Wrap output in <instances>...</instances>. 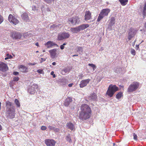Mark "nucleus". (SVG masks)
<instances>
[{
  "label": "nucleus",
  "mask_w": 146,
  "mask_h": 146,
  "mask_svg": "<svg viewBox=\"0 0 146 146\" xmlns=\"http://www.w3.org/2000/svg\"><path fill=\"white\" fill-rule=\"evenodd\" d=\"M79 113V118L82 120H86L90 117L91 110L87 105L84 104L81 106Z\"/></svg>",
  "instance_id": "obj_1"
},
{
  "label": "nucleus",
  "mask_w": 146,
  "mask_h": 146,
  "mask_svg": "<svg viewBox=\"0 0 146 146\" xmlns=\"http://www.w3.org/2000/svg\"><path fill=\"white\" fill-rule=\"evenodd\" d=\"M118 90V88L115 85L111 84L109 86L106 93V95L109 98L112 97L115 92Z\"/></svg>",
  "instance_id": "obj_2"
},
{
  "label": "nucleus",
  "mask_w": 146,
  "mask_h": 146,
  "mask_svg": "<svg viewBox=\"0 0 146 146\" xmlns=\"http://www.w3.org/2000/svg\"><path fill=\"white\" fill-rule=\"evenodd\" d=\"M139 86V83L138 82H133L128 87L127 92L130 93L135 91L138 88Z\"/></svg>",
  "instance_id": "obj_3"
},
{
  "label": "nucleus",
  "mask_w": 146,
  "mask_h": 146,
  "mask_svg": "<svg viewBox=\"0 0 146 146\" xmlns=\"http://www.w3.org/2000/svg\"><path fill=\"white\" fill-rule=\"evenodd\" d=\"M89 25L88 24H82L80 26L71 29V31L73 33H77L81 30H83L88 28Z\"/></svg>",
  "instance_id": "obj_4"
},
{
  "label": "nucleus",
  "mask_w": 146,
  "mask_h": 146,
  "mask_svg": "<svg viewBox=\"0 0 146 146\" xmlns=\"http://www.w3.org/2000/svg\"><path fill=\"white\" fill-rule=\"evenodd\" d=\"M8 20L9 22L12 24L16 25L19 23V21L15 17V15L13 14H10L8 17Z\"/></svg>",
  "instance_id": "obj_5"
},
{
  "label": "nucleus",
  "mask_w": 146,
  "mask_h": 146,
  "mask_svg": "<svg viewBox=\"0 0 146 146\" xmlns=\"http://www.w3.org/2000/svg\"><path fill=\"white\" fill-rule=\"evenodd\" d=\"M70 35L68 33L63 32L59 33L58 35L57 40H61L68 38L70 36Z\"/></svg>",
  "instance_id": "obj_6"
},
{
  "label": "nucleus",
  "mask_w": 146,
  "mask_h": 146,
  "mask_svg": "<svg viewBox=\"0 0 146 146\" xmlns=\"http://www.w3.org/2000/svg\"><path fill=\"white\" fill-rule=\"evenodd\" d=\"M136 31L133 28H131L129 30L128 33V38L129 40H130L134 36L136 33Z\"/></svg>",
  "instance_id": "obj_7"
},
{
  "label": "nucleus",
  "mask_w": 146,
  "mask_h": 146,
  "mask_svg": "<svg viewBox=\"0 0 146 146\" xmlns=\"http://www.w3.org/2000/svg\"><path fill=\"white\" fill-rule=\"evenodd\" d=\"M5 104L7 112L11 111V110H14L13 109H15V107L13 106V104L10 102L7 101L6 102Z\"/></svg>",
  "instance_id": "obj_8"
},
{
  "label": "nucleus",
  "mask_w": 146,
  "mask_h": 146,
  "mask_svg": "<svg viewBox=\"0 0 146 146\" xmlns=\"http://www.w3.org/2000/svg\"><path fill=\"white\" fill-rule=\"evenodd\" d=\"M8 70L9 68L6 64L2 62H0V71L4 72Z\"/></svg>",
  "instance_id": "obj_9"
},
{
  "label": "nucleus",
  "mask_w": 146,
  "mask_h": 146,
  "mask_svg": "<svg viewBox=\"0 0 146 146\" xmlns=\"http://www.w3.org/2000/svg\"><path fill=\"white\" fill-rule=\"evenodd\" d=\"M78 20L79 18L77 17L69 18L68 19L69 23L72 25H75L76 23H78Z\"/></svg>",
  "instance_id": "obj_10"
},
{
  "label": "nucleus",
  "mask_w": 146,
  "mask_h": 146,
  "mask_svg": "<svg viewBox=\"0 0 146 146\" xmlns=\"http://www.w3.org/2000/svg\"><path fill=\"white\" fill-rule=\"evenodd\" d=\"M45 143L47 146H55L56 142L53 139H46Z\"/></svg>",
  "instance_id": "obj_11"
},
{
  "label": "nucleus",
  "mask_w": 146,
  "mask_h": 146,
  "mask_svg": "<svg viewBox=\"0 0 146 146\" xmlns=\"http://www.w3.org/2000/svg\"><path fill=\"white\" fill-rule=\"evenodd\" d=\"M91 14L90 11H88L85 12V19L88 23H90L92 21Z\"/></svg>",
  "instance_id": "obj_12"
},
{
  "label": "nucleus",
  "mask_w": 146,
  "mask_h": 146,
  "mask_svg": "<svg viewBox=\"0 0 146 146\" xmlns=\"http://www.w3.org/2000/svg\"><path fill=\"white\" fill-rule=\"evenodd\" d=\"M11 36L13 39H17L21 38L22 36L21 34L17 32L11 33Z\"/></svg>",
  "instance_id": "obj_13"
},
{
  "label": "nucleus",
  "mask_w": 146,
  "mask_h": 146,
  "mask_svg": "<svg viewBox=\"0 0 146 146\" xmlns=\"http://www.w3.org/2000/svg\"><path fill=\"white\" fill-rule=\"evenodd\" d=\"M90 80V79H88L81 81L79 84L80 87L83 88L85 87L89 83Z\"/></svg>",
  "instance_id": "obj_14"
},
{
  "label": "nucleus",
  "mask_w": 146,
  "mask_h": 146,
  "mask_svg": "<svg viewBox=\"0 0 146 146\" xmlns=\"http://www.w3.org/2000/svg\"><path fill=\"white\" fill-rule=\"evenodd\" d=\"M66 127L71 131L74 130L75 129V125L70 122L67 123Z\"/></svg>",
  "instance_id": "obj_15"
},
{
  "label": "nucleus",
  "mask_w": 146,
  "mask_h": 146,
  "mask_svg": "<svg viewBox=\"0 0 146 146\" xmlns=\"http://www.w3.org/2000/svg\"><path fill=\"white\" fill-rule=\"evenodd\" d=\"M45 45L47 48H52L54 46H57L55 43L51 41H48L46 43Z\"/></svg>",
  "instance_id": "obj_16"
},
{
  "label": "nucleus",
  "mask_w": 146,
  "mask_h": 146,
  "mask_svg": "<svg viewBox=\"0 0 146 146\" xmlns=\"http://www.w3.org/2000/svg\"><path fill=\"white\" fill-rule=\"evenodd\" d=\"M57 51V49L55 48L50 50L49 51L51 58H54L56 57Z\"/></svg>",
  "instance_id": "obj_17"
},
{
  "label": "nucleus",
  "mask_w": 146,
  "mask_h": 146,
  "mask_svg": "<svg viewBox=\"0 0 146 146\" xmlns=\"http://www.w3.org/2000/svg\"><path fill=\"white\" fill-rule=\"evenodd\" d=\"M13 110H11V111L7 112L9 117L11 119L14 118L15 116L16 109H14Z\"/></svg>",
  "instance_id": "obj_18"
},
{
  "label": "nucleus",
  "mask_w": 146,
  "mask_h": 146,
  "mask_svg": "<svg viewBox=\"0 0 146 146\" xmlns=\"http://www.w3.org/2000/svg\"><path fill=\"white\" fill-rule=\"evenodd\" d=\"M110 11V10L109 9H104L102 10L100 13L104 17L107 16Z\"/></svg>",
  "instance_id": "obj_19"
},
{
  "label": "nucleus",
  "mask_w": 146,
  "mask_h": 146,
  "mask_svg": "<svg viewBox=\"0 0 146 146\" xmlns=\"http://www.w3.org/2000/svg\"><path fill=\"white\" fill-rule=\"evenodd\" d=\"M115 19L114 17H112L110 19V21L109 24L108 28L110 29H111L112 27L115 23Z\"/></svg>",
  "instance_id": "obj_20"
},
{
  "label": "nucleus",
  "mask_w": 146,
  "mask_h": 146,
  "mask_svg": "<svg viewBox=\"0 0 146 146\" xmlns=\"http://www.w3.org/2000/svg\"><path fill=\"white\" fill-rule=\"evenodd\" d=\"M18 68L22 72H26L28 71V68L23 65H21L19 66Z\"/></svg>",
  "instance_id": "obj_21"
},
{
  "label": "nucleus",
  "mask_w": 146,
  "mask_h": 146,
  "mask_svg": "<svg viewBox=\"0 0 146 146\" xmlns=\"http://www.w3.org/2000/svg\"><path fill=\"white\" fill-rule=\"evenodd\" d=\"M72 101V98H71L69 97L67 98L65 100L64 103V106H68L70 102H71Z\"/></svg>",
  "instance_id": "obj_22"
},
{
  "label": "nucleus",
  "mask_w": 146,
  "mask_h": 146,
  "mask_svg": "<svg viewBox=\"0 0 146 146\" xmlns=\"http://www.w3.org/2000/svg\"><path fill=\"white\" fill-rule=\"evenodd\" d=\"M97 98V96L96 94L93 92L91 94L90 96L89 97V100H90L95 101Z\"/></svg>",
  "instance_id": "obj_23"
},
{
  "label": "nucleus",
  "mask_w": 146,
  "mask_h": 146,
  "mask_svg": "<svg viewBox=\"0 0 146 146\" xmlns=\"http://www.w3.org/2000/svg\"><path fill=\"white\" fill-rule=\"evenodd\" d=\"M21 17L22 19L26 21H29V20L28 15L26 13H24L22 14Z\"/></svg>",
  "instance_id": "obj_24"
},
{
  "label": "nucleus",
  "mask_w": 146,
  "mask_h": 146,
  "mask_svg": "<svg viewBox=\"0 0 146 146\" xmlns=\"http://www.w3.org/2000/svg\"><path fill=\"white\" fill-rule=\"evenodd\" d=\"M76 51L80 54L81 55L83 53V48L81 46L77 47L76 49Z\"/></svg>",
  "instance_id": "obj_25"
},
{
  "label": "nucleus",
  "mask_w": 146,
  "mask_h": 146,
  "mask_svg": "<svg viewBox=\"0 0 146 146\" xmlns=\"http://www.w3.org/2000/svg\"><path fill=\"white\" fill-rule=\"evenodd\" d=\"M68 82V80L65 78H63L60 81V83L61 85H65Z\"/></svg>",
  "instance_id": "obj_26"
},
{
  "label": "nucleus",
  "mask_w": 146,
  "mask_h": 146,
  "mask_svg": "<svg viewBox=\"0 0 146 146\" xmlns=\"http://www.w3.org/2000/svg\"><path fill=\"white\" fill-rule=\"evenodd\" d=\"M115 72L117 73H123L122 68L120 67H117L115 68Z\"/></svg>",
  "instance_id": "obj_27"
},
{
  "label": "nucleus",
  "mask_w": 146,
  "mask_h": 146,
  "mask_svg": "<svg viewBox=\"0 0 146 146\" xmlns=\"http://www.w3.org/2000/svg\"><path fill=\"white\" fill-rule=\"evenodd\" d=\"M119 1L120 2L121 4L123 6H124L126 5L128 1V0H119Z\"/></svg>",
  "instance_id": "obj_28"
},
{
  "label": "nucleus",
  "mask_w": 146,
  "mask_h": 146,
  "mask_svg": "<svg viewBox=\"0 0 146 146\" xmlns=\"http://www.w3.org/2000/svg\"><path fill=\"white\" fill-rule=\"evenodd\" d=\"M14 103L16 105L17 107L18 108L20 106V102L18 99H15L14 101Z\"/></svg>",
  "instance_id": "obj_29"
},
{
  "label": "nucleus",
  "mask_w": 146,
  "mask_h": 146,
  "mask_svg": "<svg viewBox=\"0 0 146 146\" xmlns=\"http://www.w3.org/2000/svg\"><path fill=\"white\" fill-rule=\"evenodd\" d=\"M122 96V93L121 92H120L117 93L115 96L116 98L119 99H120Z\"/></svg>",
  "instance_id": "obj_30"
},
{
  "label": "nucleus",
  "mask_w": 146,
  "mask_h": 146,
  "mask_svg": "<svg viewBox=\"0 0 146 146\" xmlns=\"http://www.w3.org/2000/svg\"><path fill=\"white\" fill-rule=\"evenodd\" d=\"M88 66H90L92 68L93 71L95 70L96 68V65L92 63L89 64Z\"/></svg>",
  "instance_id": "obj_31"
},
{
  "label": "nucleus",
  "mask_w": 146,
  "mask_h": 146,
  "mask_svg": "<svg viewBox=\"0 0 146 146\" xmlns=\"http://www.w3.org/2000/svg\"><path fill=\"white\" fill-rule=\"evenodd\" d=\"M104 16H103L100 13L99 15V16L98 17L97 19V21L98 22L100 21L101 19H102Z\"/></svg>",
  "instance_id": "obj_32"
},
{
  "label": "nucleus",
  "mask_w": 146,
  "mask_h": 146,
  "mask_svg": "<svg viewBox=\"0 0 146 146\" xmlns=\"http://www.w3.org/2000/svg\"><path fill=\"white\" fill-rule=\"evenodd\" d=\"M37 72L39 74H42L43 75L44 73V72L43 70L40 69H39L37 70Z\"/></svg>",
  "instance_id": "obj_33"
},
{
  "label": "nucleus",
  "mask_w": 146,
  "mask_h": 146,
  "mask_svg": "<svg viewBox=\"0 0 146 146\" xmlns=\"http://www.w3.org/2000/svg\"><path fill=\"white\" fill-rule=\"evenodd\" d=\"M66 139L67 141H68L70 142H72L71 137L69 135H68L66 137Z\"/></svg>",
  "instance_id": "obj_34"
},
{
  "label": "nucleus",
  "mask_w": 146,
  "mask_h": 146,
  "mask_svg": "<svg viewBox=\"0 0 146 146\" xmlns=\"http://www.w3.org/2000/svg\"><path fill=\"white\" fill-rule=\"evenodd\" d=\"M4 21L3 17L0 14V24H1Z\"/></svg>",
  "instance_id": "obj_35"
},
{
  "label": "nucleus",
  "mask_w": 146,
  "mask_h": 146,
  "mask_svg": "<svg viewBox=\"0 0 146 146\" xmlns=\"http://www.w3.org/2000/svg\"><path fill=\"white\" fill-rule=\"evenodd\" d=\"M131 53L133 55H135V50L133 49H131Z\"/></svg>",
  "instance_id": "obj_36"
},
{
  "label": "nucleus",
  "mask_w": 146,
  "mask_h": 146,
  "mask_svg": "<svg viewBox=\"0 0 146 146\" xmlns=\"http://www.w3.org/2000/svg\"><path fill=\"white\" fill-rule=\"evenodd\" d=\"M19 78L17 76L15 77L13 79V81H17L19 80Z\"/></svg>",
  "instance_id": "obj_37"
},
{
  "label": "nucleus",
  "mask_w": 146,
  "mask_h": 146,
  "mask_svg": "<svg viewBox=\"0 0 146 146\" xmlns=\"http://www.w3.org/2000/svg\"><path fill=\"white\" fill-rule=\"evenodd\" d=\"M133 136L134 139L135 140H137V135L136 134H135V133H133Z\"/></svg>",
  "instance_id": "obj_38"
},
{
  "label": "nucleus",
  "mask_w": 146,
  "mask_h": 146,
  "mask_svg": "<svg viewBox=\"0 0 146 146\" xmlns=\"http://www.w3.org/2000/svg\"><path fill=\"white\" fill-rule=\"evenodd\" d=\"M48 127L50 130H53L54 129V127L53 126L49 125Z\"/></svg>",
  "instance_id": "obj_39"
},
{
  "label": "nucleus",
  "mask_w": 146,
  "mask_h": 146,
  "mask_svg": "<svg viewBox=\"0 0 146 146\" xmlns=\"http://www.w3.org/2000/svg\"><path fill=\"white\" fill-rule=\"evenodd\" d=\"M63 70L65 73H67L69 72V69L67 68H65Z\"/></svg>",
  "instance_id": "obj_40"
},
{
  "label": "nucleus",
  "mask_w": 146,
  "mask_h": 146,
  "mask_svg": "<svg viewBox=\"0 0 146 146\" xmlns=\"http://www.w3.org/2000/svg\"><path fill=\"white\" fill-rule=\"evenodd\" d=\"M50 74L52 76H53V78H55L56 77V76L54 74V71H52L50 73Z\"/></svg>",
  "instance_id": "obj_41"
},
{
  "label": "nucleus",
  "mask_w": 146,
  "mask_h": 146,
  "mask_svg": "<svg viewBox=\"0 0 146 146\" xmlns=\"http://www.w3.org/2000/svg\"><path fill=\"white\" fill-rule=\"evenodd\" d=\"M53 130L55 132H58L60 131V129L58 128H56L54 127Z\"/></svg>",
  "instance_id": "obj_42"
},
{
  "label": "nucleus",
  "mask_w": 146,
  "mask_h": 146,
  "mask_svg": "<svg viewBox=\"0 0 146 146\" xmlns=\"http://www.w3.org/2000/svg\"><path fill=\"white\" fill-rule=\"evenodd\" d=\"M47 128V127L45 126H42L41 127V129L42 130H45Z\"/></svg>",
  "instance_id": "obj_43"
},
{
  "label": "nucleus",
  "mask_w": 146,
  "mask_h": 146,
  "mask_svg": "<svg viewBox=\"0 0 146 146\" xmlns=\"http://www.w3.org/2000/svg\"><path fill=\"white\" fill-rule=\"evenodd\" d=\"M84 75L83 74H82L78 76V77L79 79H82V78L83 77H84Z\"/></svg>",
  "instance_id": "obj_44"
},
{
  "label": "nucleus",
  "mask_w": 146,
  "mask_h": 146,
  "mask_svg": "<svg viewBox=\"0 0 146 146\" xmlns=\"http://www.w3.org/2000/svg\"><path fill=\"white\" fill-rule=\"evenodd\" d=\"M12 58V56L11 55H10L9 56V57H6L5 58V60H7L9 59H11V58Z\"/></svg>",
  "instance_id": "obj_45"
},
{
  "label": "nucleus",
  "mask_w": 146,
  "mask_h": 146,
  "mask_svg": "<svg viewBox=\"0 0 146 146\" xmlns=\"http://www.w3.org/2000/svg\"><path fill=\"white\" fill-rule=\"evenodd\" d=\"M13 74L14 75H17L19 74V73L17 72H13Z\"/></svg>",
  "instance_id": "obj_46"
},
{
  "label": "nucleus",
  "mask_w": 146,
  "mask_h": 146,
  "mask_svg": "<svg viewBox=\"0 0 146 146\" xmlns=\"http://www.w3.org/2000/svg\"><path fill=\"white\" fill-rule=\"evenodd\" d=\"M32 9L35 11L36 10V7L35 6H33L32 7Z\"/></svg>",
  "instance_id": "obj_47"
},
{
  "label": "nucleus",
  "mask_w": 146,
  "mask_h": 146,
  "mask_svg": "<svg viewBox=\"0 0 146 146\" xmlns=\"http://www.w3.org/2000/svg\"><path fill=\"white\" fill-rule=\"evenodd\" d=\"M60 47L61 50H63L64 48V46L62 45H61L60 46Z\"/></svg>",
  "instance_id": "obj_48"
},
{
  "label": "nucleus",
  "mask_w": 146,
  "mask_h": 146,
  "mask_svg": "<svg viewBox=\"0 0 146 146\" xmlns=\"http://www.w3.org/2000/svg\"><path fill=\"white\" fill-rule=\"evenodd\" d=\"M40 59L41 60H40V62H41L43 61H45L46 60V59H45V58H40Z\"/></svg>",
  "instance_id": "obj_49"
},
{
  "label": "nucleus",
  "mask_w": 146,
  "mask_h": 146,
  "mask_svg": "<svg viewBox=\"0 0 146 146\" xmlns=\"http://www.w3.org/2000/svg\"><path fill=\"white\" fill-rule=\"evenodd\" d=\"M53 0H48V1H45L46 2L48 3H50Z\"/></svg>",
  "instance_id": "obj_50"
},
{
  "label": "nucleus",
  "mask_w": 146,
  "mask_h": 146,
  "mask_svg": "<svg viewBox=\"0 0 146 146\" xmlns=\"http://www.w3.org/2000/svg\"><path fill=\"white\" fill-rule=\"evenodd\" d=\"M36 64V63H28V65H35Z\"/></svg>",
  "instance_id": "obj_51"
},
{
  "label": "nucleus",
  "mask_w": 146,
  "mask_h": 146,
  "mask_svg": "<svg viewBox=\"0 0 146 146\" xmlns=\"http://www.w3.org/2000/svg\"><path fill=\"white\" fill-rule=\"evenodd\" d=\"M73 85V83H71L70 84H69L68 85V86L69 87H70L72 86Z\"/></svg>",
  "instance_id": "obj_52"
},
{
  "label": "nucleus",
  "mask_w": 146,
  "mask_h": 146,
  "mask_svg": "<svg viewBox=\"0 0 146 146\" xmlns=\"http://www.w3.org/2000/svg\"><path fill=\"white\" fill-rule=\"evenodd\" d=\"M56 63L55 62H53L52 64V65L54 66L55 65H56Z\"/></svg>",
  "instance_id": "obj_53"
},
{
  "label": "nucleus",
  "mask_w": 146,
  "mask_h": 146,
  "mask_svg": "<svg viewBox=\"0 0 146 146\" xmlns=\"http://www.w3.org/2000/svg\"><path fill=\"white\" fill-rule=\"evenodd\" d=\"M136 48H137V49H138V48H139V45H136Z\"/></svg>",
  "instance_id": "obj_54"
},
{
  "label": "nucleus",
  "mask_w": 146,
  "mask_h": 146,
  "mask_svg": "<svg viewBox=\"0 0 146 146\" xmlns=\"http://www.w3.org/2000/svg\"><path fill=\"white\" fill-rule=\"evenodd\" d=\"M66 44V43H64L62 45L64 46Z\"/></svg>",
  "instance_id": "obj_55"
},
{
  "label": "nucleus",
  "mask_w": 146,
  "mask_h": 146,
  "mask_svg": "<svg viewBox=\"0 0 146 146\" xmlns=\"http://www.w3.org/2000/svg\"><path fill=\"white\" fill-rule=\"evenodd\" d=\"M11 55H10L9 54H7V56L8 57H9V56H10Z\"/></svg>",
  "instance_id": "obj_56"
},
{
  "label": "nucleus",
  "mask_w": 146,
  "mask_h": 146,
  "mask_svg": "<svg viewBox=\"0 0 146 146\" xmlns=\"http://www.w3.org/2000/svg\"><path fill=\"white\" fill-rule=\"evenodd\" d=\"M136 40H135V41H134L133 42V45H134L135 44V42H136Z\"/></svg>",
  "instance_id": "obj_57"
},
{
  "label": "nucleus",
  "mask_w": 146,
  "mask_h": 146,
  "mask_svg": "<svg viewBox=\"0 0 146 146\" xmlns=\"http://www.w3.org/2000/svg\"><path fill=\"white\" fill-rule=\"evenodd\" d=\"M78 56V55L77 54H75V55H73V56Z\"/></svg>",
  "instance_id": "obj_58"
},
{
  "label": "nucleus",
  "mask_w": 146,
  "mask_h": 146,
  "mask_svg": "<svg viewBox=\"0 0 146 146\" xmlns=\"http://www.w3.org/2000/svg\"><path fill=\"white\" fill-rule=\"evenodd\" d=\"M144 26L145 28L146 29V22L145 23V24Z\"/></svg>",
  "instance_id": "obj_59"
},
{
  "label": "nucleus",
  "mask_w": 146,
  "mask_h": 146,
  "mask_svg": "<svg viewBox=\"0 0 146 146\" xmlns=\"http://www.w3.org/2000/svg\"><path fill=\"white\" fill-rule=\"evenodd\" d=\"M38 46V43L37 42V46Z\"/></svg>",
  "instance_id": "obj_60"
},
{
  "label": "nucleus",
  "mask_w": 146,
  "mask_h": 146,
  "mask_svg": "<svg viewBox=\"0 0 146 146\" xmlns=\"http://www.w3.org/2000/svg\"><path fill=\"white\" fill-rule=\"evenodd\" d=\"M115 143H113V145L114 146L115 145Z\"/></svg>",
  "instance_id": "obj_61"
},
{
  "label": "nucleus",
  "mask_w": 146,
  "mask_h": 146,
  "mask_svg": "<svg viewBox=\"0 0 146 146\" xmlns=\"http://www.w3.org/2000/svg\"><path fill=\"white\" fill-rule=\"evenodd\" d=\"M35 45H36H36H37L36 43H35Z\"/></svg>",
  "instance_id": "obj_62"
},
{
  "label": "nucleus",
  "mask_w": 146,
  "mask_h": 146,
  "mask_svg": "<svg viewBox=\"0 0 146 146\" xmlns=\"http://www.w3.org/2000/svg\"><path fill=\"white\" fill-rule=\"evenodd\" d=\"M44 1H48V0H44Z\"/></svg>",
  "instance_id": "obj_63"
},
{
  "label": "nucleus",
  "mask_w": 146,
  "mask_h": 146,
  "mask_svg": "<svg viewBox=\"0 0 146 146\" xmlns=\"http://www.w3.org/2000/svg\"><path fill=\"white\" fill-rule=\"evenodd\" d=\"M43 52H45V51L44 50H43Z\"/></svg>",
  "instance_id": "obj_64"
}]
</instances>
